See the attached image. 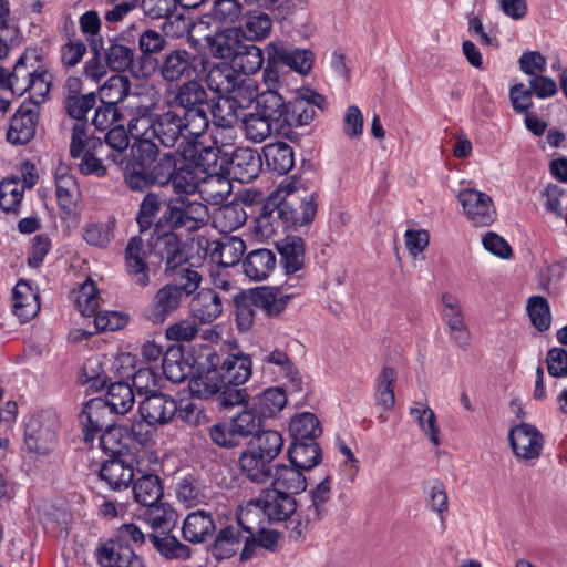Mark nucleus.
I'll use <instances>...</instances> for the list:
<instances>
[{
  "label": "nucleus",
  "instance_id": "nucleus-37",
  "mask_svg": "<svg viewBox=\"0 0 567 567\" xmlns=\"http://www.w3.org/2000/svg\"><path fill=\"white\" fill-rule=\"evenodd\" d=\"M262 154L266 166L269 171L285 175L295 166V153L292 147L286 142L270 143L264 146Z\"/></svg>",
  "mask_w": 567,
  "mask_h": 567
},
{
  "label": "nucleus",
  "instance_id": "nucleus-11",
  "mask_svg": "<svg viewBox=\"0 0 567 567\" xmlns=\"http://www.w3.org/2000/svg\"><path fill=\"white\" fill-rule=\"evenodd\" d=\"M203 59L186 49H174L165 53L158 62V73L166 82H177L198 75Z\"/></svg>",
  "mask_w": 567,
  "mask_h": 567
},
{
  "label": "nucleus",
  "instance_id": "nucleus-63",
  "mask_svg": "<svg viewBox=\"0 0 567 567\" xmlns=\"http://www.w3.org/2000/svg\"><path fill=\"white\" fill-rule=\"evenodd\" d=\"M35 72L33 64L27 65V53H22L10 72L9 90L16 95H23L29 90V80Z\"/></svg>",
  "mask_w": 567,
  "mask_h": 567
},
{
  "label": "nucleus",
  "instance_id": "nucleus-17",
  "mask_svg": "<svg viewBox=\"0 0 567 567\" xmlns=\"http://www.w3.org/2000/svg\"><path fill=\"white\" fill-rule=\"evenodd\" d=\"M457 199L466 217L474 226H489L496 218V209L492 197L474 188H463Z\"/></svg>",
  "mask_w": 567,
  "mask_h": 567
},
{
  "label": "nucleus",
  "instance_id": "nucleus-50",
  "mask_svg": "<svg viewBox=\"0 0 567 567\" xmlns=\"http://www.w3.org/2000/svg\"><path fill=\"white\" fill-rule=\"evenodd\" d=\"M148 539L154 548L167 559H186L190 556L189 547L182 544L171 533H150Z\"/></svg>",
  "mask_w": 567,
  "mask_h": 567
},
{
  "label": "nucleus",
  "instance_id": "nucleus-40",
  "mask_svg": "<svg viewBox=\"0 0 567 567\" xmlns=\"http://www.w3.org/2000/svg\"><path fill=\"white\" fill-rule=\"evenodd\" d=\"M305 470L295 465L277 464L272 470V486L290 494H298L306 489L307 481Z\"/></svg>",
  "mask_w": 567,
  "mask_h": 567
},
{
  "label": "nucleus",
  "instance_id": "nucleus-38",
  "mask_svg": "<svg viewBox=\"0 0 567 567\" xmlns=\"http://www.w3.org/2000/svg\"><path fill=\"white\" fill-rule=\"evenodd\" d=\"M237 29L246 42H258L270 35L272 20L265 12L252 11L244 16Z\"/></svg>",
  "mask_w": 567,
  "mask_h": 567
},
{
  "label": "nucleus",
  "instance_id": "nucleus-25",
  "mask_svg": "<svg viewBox=\"0 0 567 567\" xmlns=\"http://www.w3.org/2000/svg\"><path fill=\"white\" fill-rule=\"evenodd\" d=\"M271 49V61H279L281 66H288L290 70L300 74H308L315 63V54L308 49H292L281 39H275L268 43Z\"/></svg>",
  "mask_w": 567,
  "mask_h": 567
},
{
  "label": "nucleus",
  "instance_id": "nucleus-56",
  "mask_svg": "<svg viewBox=\"0 0 567 567\" xmlns=\"http://www.w3.org/2000/svg\"><path fill=\"white\" fill-rule=\"evenodd\" d=\"M248 445L258 453L275 461L282 451L284 439L278 431L264 430L255 435V437L249 441Z\"/></svg>",
  "mask_w": 567,
  "mask_h": 567
},
{
  "label": "nucleus",
  "instance_id": "nucleus-58",
  "mask_svg": "<svg viewBox=\"0 0 567 567\" xmlns=\"http://www.w3.org/2000/svg\"><path fill=\"white\" fill-rule=\"evenodd\" d=\"M130 90L131 81L126 75H112L100 89L101 102L117 106L128 95Z\"/></svg>",
  "mask_w": 567,
  "mask_h": 567
},
{
  "label": "nucleus",
  "instance_id": "nucleus-13",
  "mask_svg": "<svg viewBox=\"0 0 567 567\" xmlns=\"http://www.w3.org/2000/svg\"><path fill=\"white\" fill-rule=\"evenodd\" d=\"M440 313L453 342L460 349L467 350L471 344V332L460 299L450 292H443Z\"/></svg>",
  "mask_w": 567,
  "mask_h": 567
},
{
  "label": "nucleus",
  "instance_id": "nucleus-36",
  "mask_svg": "<svg viewBox=\"0 0 567 567\" xmlns=\"http://www.w3.org/2000/svg\"><path fill=\"white\" fill-rule=\"evenodd\" d=\"M210 513L203 509L189 513L183 523V537L193 544L204 543L215 532Z\"/></svg>",
  "mask_w": 567,
  "mask_h": 567
},
{
  "label": "nucleus",
  "instance_id": "nucleus-57",
  "mask_svg": "<svg viewBox=\"0 0 567 567\" xmlns=\"http://www.w3.org/2000/svg\"><path fill=\"white\" fill-rule=\"evenodd\" d=\"M128 134L131 135L128 127L125 128L124 124L120 123L109 128L104 136V143L114 151L107 155L114 164L122 165L124 162V153L130 145Z\"/></svg>",
  "mask_w": 567,
  "mask_h": 567
},
{
  "label": "nucleus",
  "instance_id": "nucleus-24",
  "mask_svg": "<svg viewBox=\"0 0 567 567\" xmlns=\"http://www.w3.org/2000/svg\"><path fill=\"white\" fill-rule=\"evenodd\" d=\"M125 268L131 280L138 287L145 288L151 284L150 267L146 261V250L141 236H133L124 251Z\"/></svg>",
  "mask_w": 567,
  "mask_h": 567
},
{
  "label": "nucleus",
  "instance_id": "nucleus-21",
  "mask_svg": "<svg viewBox=\"0 0 567 567\" xmlns=\"http://www.w3.org/2000/svg\"><path fill=\"white\" fill-rule=\"evenodd\" d=\"M508 441L515 456L519 460L538 458L544 445L542 433L528 423H520L512 427Z\"/></svg>",
  "mask_w": 567,
  "mask_h": 567
},
{
  "label": "nucleus",
  "instance_id": "nucleus-61",
  "mask_svg": "<svg viewBox=\"0 0 567 567\" xmlns=\"http://www.w3.org/2000/svg\"><path fill=\"white\" fill-rule=\"evenodd\" d=\"M526 311L532 326L539 332L547 331L551 323L550 307L545 297L532 296L527 299Z\"/></svg>",
  "mask_w": 567,
  "mask_h": 567
},
{
  "label": "nucleus",
  "instance_id": "nucleus-34",
  "mask_svg": "<svg viewBox=\"0 0 567 567\" xmlns=\"http://www.w3.org/2000/svg\"><path fill=\"white\" fill-rule=\"evenodd\" d=\"M277 265L272 250L267 248L254 249L247 254L243 261L244 274L254 281H261L269 277Z\"/></svg>",
  "mask_w": 567,
  "mask_h": 567
},
{
  "label": "nucleus",
  "instance_id": "nucleus-54",
  "mask_svg": "<svg viewBox=\"0 0 567 567\" xmlns=\"http://www.w3.org/2000/svg\"><path fill=\"white\" fill-rule=\"evenodd\" d=\"M171 184L176 196L189 197L204 188L203 177L190 165L177 168Z\"/></svg>",
  "mask_w": 567,
  "mask_h": 567
},
{
  "label": "nucleus",
  "instance_id": "nucleus-42",
  "mask_svg": "<svg viewBox=\"0 0 567 567\" xmlns=\"http://www.w3.org/2000/svg\"><path fill=\"white\" fill-rule=\"evenodd\" d=\"M261 362L264 370L267 365H275L277 371L288 380L292 391L299 392L302 390L301 375L285 351L274 349L262 355Z\"/></svg>",
  "mask_w": 567,
  "mask_h": 567
},
{
  "label": "nucleus",
  "instance_id": "nucleus-28",
  "mask_svg": "<svg viewBox=\"0 0 567 567\" xmlns=\"http://www.w3.org/2000/svg\"><path fill=\"white\" fill-rule=\"evenodd\" d=\"M270 458L247 445L238 463L241 473L252 483L264 484L271 480L274 465Z\"/></svg>",
  "mask_w": 567,
  "mask_h": 567
},
{
  "label": "nucleus",
  "instance_id": "nucleus-47",
  "mask_svg": "<svg viewBox=\"0 0 567 567\" xmlns=\"http://www.w3.org/2000/svg\"><path fill=\"white\" fill-rule=\"evenodd\" d=\"M265 52L256 44L245 41L231 63L237 72L252 75L262 69L266 62Z\"/></svg>",
  "mask_w": 567,
  "mask_h": 567
},
{
  "label": "nucleus",
  "instance_id": "nucleus-3",
  "mask_svg": "<svg viewBox=\"0 0 567 567\" xmlns=\"http://www.w3.org/2000/svg\"><path fill=\"white\" fill-rule=\"evenodd\" d=\"M203 281L202 275L190 267H182L173 279L153 295L144 317L154 324H162L178 311L183 301L193 296Z\"/></svg>",
  "mask_w": 567,
  "mask_h": 567
},
{
  "label": "nucleus",
  "instance_id": "nucleus-48",
  "mask_svg": "<svg viewBox=\"0 0 567 567\" xmlns=\"http://www.w3.org/2000/svg\"><path fill=\"white\" fill-rule=\"evenodd\" d=\"M175 492L178 501L186 507L197 506L208 498L206 486L193 475L182 477L176 483Z\"/></svg>",
  "mask_w": 567,
  "mask_h": 567
},
{
  "label": "nucleus",
  "instance_id": "nucleus-9",
  "mask_svg": "<svg viewBox=\"0 0 567 567\" xmlns=\"http://www.w3.org/2000/svg\"><path fill=\"white\" fill-rule=\"evenodd\" d=\"M174 230L157 219L155 228L147 238L148 252L158 262H165V274L169 271L175 272L178 270V266L183 265L187 259L182 239Z\"/></svg>",
  "mask_w": 567,
  "mask_h": 567
},
{
  "label": "nucleus",
  "instance_id": "nucleus-41",
  "mask_svg": "<svg viewBox=\"0 0 567 567\" xmlns=\"http://www.w3.org/2000/svg\"><path fill=\"white\" fill-rule=\"evenodd\" d=\"M102 403H105V412L124 415L135 403L134 390L126 382H114L109 386Z\"/></svg>",
  "mask_w": 567,
  "mask_h": 567
},
{
  "label": "nucleus",
  "instance_id": "nucleus-49",
  "mask_svg": "<svg viewBox=\"0 0 567 567\" xmlns=\"http://www.w3.org/2000/svg\"><path fill=\"white\" fill-rule=\"evenodd\" d=\"M256 99L258 113L277 123H280L281 128H284L287 103L284 101V97L278 93V91L274 89L266 90L261 93L256 91L255 100Z\"/></svg>",
  "mask_w": 567,
  "mask_h": 567
},
{
  "label": "nucleus",
  "instance_id": "nucleus-59",
  "mask_svg": "<svg viewBox=\"0 0 567 567\" xmlns=\"http://www.w3.org/2000/svg\"><path fill=\"white\" fill-rule=\"evenodd\" d=\"M274 122L258 112L249 113L243 118L245 136L255 143H261L271 135Z\"/></svg>",
  "mask_w": 567,
  "mask_h": 567
},
{
  "label": "nucleus",
  "instance_id": "nucleus-46",
  "mask_svg": "<svg viewBox=\"0 0 567 567\" xmlns=\"http://www.w3.org/2000/svg\"><path fill=\"white\" fill-rule=\"evenodd\" d=\"M162 370L167 380L181 383L189 375L192 367L181 347H169L163 355Z\"/></svg>",
  "mask_w": 567,
  "mask_h": 567
},
{
  "label": "nucleus",
  "instance_id": "nucleus-15",
  "mask_svg": "<svg viewBox=\"0 0 567 567\" xmlns=\"http://www.w3.org/2000/svg\"><path fill=\"white\" fill-rule=\"evenodd\" d=\"M206 83L209 90L219 95L243 93L244 91L256 90L251 80L241 79L233 63L214 64L207 73Z\"/></svg>",
  "mask_w": 567,
  "mask_h": 567
},
{
  "label": "nucleus",
  "instance_id": "nucleus-29",
  "mask_svg": "<svg viewBox=\"0 0 567 567\" xmlns=\"http://www.w3.org/2000/svg\"><path fill=\"white\" fill-rule=\"evenodd\" d=\"M262 166L260 154L250 147H237L230 159V171L240 183H250L258 177Z\"/></svg>",
  "mask_w": 567,
  "mask_h": 567
},
{
  "label": "nucleus",
  "instance_id": "nucleus-33",
  "mask_svg": "<svg viewBox=\"0 0 567 567\" xmlns=\"http://www.w3.org/2000/svg\"><path fill=\"white\" fill-rule=\"evenodd\" d=\"M245 42L237 27L227 28L207 38V44L213 56L231 62Z\"/></svg>",
  "mask_w": 567,
  "mask_h": 567
},
{
  "label": "nucleus",
  "instance_id": "nucleus-60",
  "mask_svg": "<svg viewBox=\"0 0 567 567\" xmlns=\"http://www.w3.org/2000/svg\"><path fill=\"white\" fill-rule=\"evenodd\" d=\"M410 415L415 419L420 429L429 436L430 441L434 445H440V429L436 424L434 411L421 402H415L410 408Z\"/></svg>",
  "mask_w": 567,
  "mask_h": 567
},
{
  "label": "nucleus",
  "instance_id": "nucleus-43",
  "mask_svg": "<svg viewBox=\"0 0 567 567\" xmlns=\"http://www.w3.org/2000/svg\"><path fill=\"white\" fill-rule=\"evenodd\" d=\"M56 199L60 208L69 210L75 204L79 185L68 165L60 163L55 168Z\"/></svg>",
  "mask_w": 567,
  "mask_h": 567
},
{
  "label": "nucleus",
  "instance_id": "nucleus-39",
  "mask_svg": "<svg viewBox=\"0 0 567 567\" xmlns=\"http://www.w3.org/2000/svg\"><path fill=\"white\" fill-rule=\"evenodd\" d=\"M140 474L132 487L135 502L143 506L159 503L164 494L162 480L153 473L142 471Z\"/></svg>",
  "mask_w": 567,
  "mask_h": 567
},
{
  "label": "nucleus",
  "instance_id": "nucleus-10",
  "mask_svg": "<svg viewBox=\"0 0 567 567\" xmlns=\"http://www.w3.org/2000/svg\"><path fill=\"white\" fill-rule=\"evenodd\" d=\"M281 190H286L287 196L280 198L284 214V229L297 230L300 227L310 225L317 214V202L315 194H309L303 198H295L291 183L281 184Z\"/></svg>",
  "mask_w": 567,
  "mask_h": 567
},
{
  "label": "nucleus",
  "instance_id": "nucleus-1",
  "mask_svg": "<svg viewBox=\"0 0 567 567\" xmlns=\"http://www.w3.org/2000/svg\"><path fill=\"white\" fill-rule=\"evenodd\" d=\"M156 111L157 104L153 102L132 106L128 121L131 136L152 137L164 147H174L182 138L204 136L190 127L177 110L169 109L162 113Z\"/></svg>",
  "mask_w": 567,
  "mask_h": 567
},
{
  "label": "nucleus",
  "instance_id": "nucleus-45",
  "mask_svg": "<svg viewBox=\"0 0 567 567\" xmlns=\"http://www.w3.org/2000/svg\"><path fill=\"white\" fill-rule=\"evenodd\" d=\"M290 463L301 470L309 471L321 461V449L315 441H292L288 449Z\"/></svg>",
  "mask_w": 567,
  "mask_h": 567
},
{
  "label": "nucleus",
  "instance_id": "nucleus-18",
  "mask_svg": "<svg viewBox=\"0 0 567 567\" xmlns=\"http://www.w3.org/2000/svg\"><path fill=\"white\" fill-rule=\"evenodd\" d=\"M248 96L241 99V93L219 95L209 111L213 114L214 124L218 128L233 130L238 123L243 109L255 101L256 90L247 91Z\"/></svg>",
  "mask_w": 567,
  "mask_h": 567
},
{
  "label": "nucleus",
  "instance_id": "nucleus-52",
  "mask_svg": "<svg viewBox=\"0 0 567 567\" xmlns=\"http://www.w3.org/2000/svg\"><path fill=\"white\" fill-rule=\"evenodd\" d=\"M144 514L146 523L153 529L152 533H171L177 523V513L164 504L146 505Z\"/></svg>",
  "mask_w": 567,
  "mask_h": 567
},
{
  "label": "nucleus",
  "instance_id": "nucleus-6",
  "mask_svg": "<svg viewBox=\"0 0 567 567\" xmlns=\"http://www.w3.org/2000/svg\"><path fill=\"white\" fill-rule=\"evenodd\" d=\"M168 105L177 110L190 127L204 135L209 128V99L205 87L195 80H188L169 93Z\"/></svg>",
  "mask_w": 567,
  "mask_h": 567
},
{
  "label": "nucleus",
  "instance_id": "nucleus-19",
  "mask_svg": "<svg viewBox=\"0 0 567 567\" xmlns=\"http://www.w3.org/2000/svg\"><path fill=\"white\" fill-rule=\"evenodd\" d=\"M255 504L270 522L288 519L298 507L293 494L274 487L265 489Z\"/></svg>",
  "mask_w": 567,
  "mask_h": 567
},
{
  "label": "nucleus",
  "instance_id": "nucleus-22",
  "mask_svg": "<svg viewBox=\"0 0 567 567\" xmlns=\"http://www.w3.org/2000/svg\"><path fill=\"white\" fill-rule=\"evenodd\" d=\"M56 430L53 421L32 416L24 431V443L30 452L47 455L56 444Z\"/></svg>",
  "mask_w": 567,
  "mask_h": 567
},
{
  "label": "nucleus",
  "instance_id": "nucleus-51",
  "mask_svg": "<svg viewBox=\"0 0 567 567\" xmlns=\"http://www.w3.org/2000/svg\"><path fill=\"white\" fill-rule=\"evenodd\" d=\"M289 431L292 441H315L322 433L318 417L310 412L301 413L291 419Z\"/></svg>",
  "mask_w": 567,
  "mask_h": 567
},
{
  "label": "nucleus",
  "instance_id": "nucleus-16",
  "mask_svg": "<svg viewBox=\"0 0 567 567\" xmlns=\"http://www.w3.org/2000/svg\"><path fill=\"white\" fill-rule=\"evenodd\" d=\"M39 113V101H23L11 118L10 127L7 132L8 142L16 145L29 143L35 135Z\"/></svg>",
  "mask_w": 567,
  "mask_h": 567
},
{
  "label": "nucleus",
  "instance_id": "nucleus-7",
  "mask_svg": "<svg viewBox=\"0 0 567 567\" xmlns=\"http://www.w3.org/2000/svg\"><path fill=\"white\" fill-rule=\"evenodd\" d=\"M103 146L104 143L101 138L87 136V125L85 123L74 124L71 134L70 155L74 159H80L78 163L80 174L97 178L107 175V167L99 157Z\"/></svg>",
  "mask_w": 567,
  "mask_h": 567
},
{
  "label": "nucleus",
  "instance_id": "nucleus-14",
  "mask_svg": "<svg viewBox=\"0 0 567 567\" xmlns=\"http://www.w3.org/2000/svg\"><path fill=\"white\" fill-rule=\"evenodd\" d=\"M136 465L138 461L133 455L105 460L99 471V478L112 491L127 489L135 475L142 473Z\"/></svg>",
  "mask_w": 567,
  "mask_h": 567
},
{
  "label": "nucleus",
  "instance_id": "nucleus-31",
  "mask_svg": "<svg viewBox=\"0 0 567 567\" xmlns=\"http://www.w3.org/2000/svg\"><path fill=\"white\" fill-rule=\"evenodd\" d=\"M255 231L262 238L272 237L278 229L284 228V214L279 195H270L255 220Z\"/></svg>",
  "mask_w": 567,
  "mask_h": 567
},
{
  "label": "nucleus",
  "instance_id": "nucleus-26",
  "mask_svg": "<svg viewBox=\"0 0 567 567\" xmlns=\"http://www.w3.org/2000/svg\"><path fill=\"white\" fill-rule=\"evenodd\" d=\"M101 567H145L143 559L130 544L110 539L97 549Z\"/></svg>",
  "mask_w": 567,
  "mask_h": 567
},
{
  "label": "nucleus",
  "instance_id": "nucleus-27",
  "mask_svg": "<svg viewBox=\"0 0 567 567\" xmlns=\"http://www.w3.org/2000/svg\"><path fill=\"white\" fill-rule=\"evenodd\" d=\"M225 297L216 290L204 288L192 298L189 310L192 317L203 324L212 323L224 310Z\"/></svg>",
  "mask_w": 567,
  "mask_h": 567
},
{
  "label": "nucleus",
  "instance_id": "nucleus-35",
  "mask_svg": "<svg viewBox=\"0 0 567 567\" xmlns=\"http://www.w3.org/2000/svg\"><path fill=\"white\" fill-rule=\"evenodd\" d=\"M40 302L38 293L25 280H19L12 290V311L21 320H31L39 311Z\"/></svg>",
  "mask_w": 567,
  "mask_h": 567
},
{
  "label": "nucleus",
  "instance_id": "nucleus-5",
  "mask_svg": "<svg viewBox=\"0 0 567 567\" xmlns=\"http://www.w3.org/2000/svg\"><path fill=\"white\" fill-rule=\"evenodd\" d=\"M290 295L278 287H258L247 292L236 293L233 298L236 312L235 321L241 332L251 329L256 310H262L268 317L279 316L290 301Z\"/></svg>",
  "mask_w": 567,
  "mask_h": 567
},
{
  "label": "nucleus",
  "instance_id": "nucleus-62",
  "mask_svg": "<svg viewBox=\"0 0 567 567\" xmlns=\"http://www.w3.org/2000/svg\"><path fill=\"white\" fill-rule=\"evenodd\" d=\"M23 193L24 186L19 184L18 178H4L0 183V208L6 213L18 215Z\"/></svg>",
  "mask_w": 567,
  "mask_h": 567
},
{
  "label": "nucleus",
  "instance_id": "nucleus-64",
  "mask_svg": "<svg viewBox=\"0 0 567 567\" xmlns=\"http://www.w3.org/2000/svg\"><path fill=\"white\" fill-rule=\"evenodd\" d=\"M396 374L393 368L384 367L378 377V389L375 393L377 403L385 411L393 409L395 404L394 383Z\"/></svg>",
  "mask_w": 567,
  "mask_h": 567
},
{
  "label": "nucleus",
  "instance_id": "nucleus-23",
  "mask_svg": "<svg viewBox=\"0 0 567 567\" xmlns=\"http://www.w3.org/2000/svg\"><path fill=\"white\" fill-rule=\"evenodd\" d=\"M138 411L147 424L165 425L175 417L177 402L171 395L157 391L141 401Z\"/></svg>",
  "mask_w": 567,
  "mask_h": 567
},
{
  "label": "nucleus",
  "instance_id": "nucleus-2",
  "mask_svg": "<svg viewBox=\"0 0 567 567\" xmlns=\"http://www.w3.org/2000/svg\"><path fill=\"white\" fill-rule=\"evenodd\" d=\"M207 360L209 363L207 371L189 381L192 394L199 399H209L224 384L243 385L251 377L250 355L239 352L227 354L220 360L217 353H212Z\"/></svg>",
  "mask_w": 567,
  "mask_h": 567
},
{
  "label": "nucleus",
  "instance_id": "nucleus-53",
  "mask_svg": "<svg viewBox=\"0 0 567 567\" xmlns=\"http://www.w3.org/2000/svg\"><path fill=\"white\" fill-rule=\"evenodd\" d=\"M256 410L266 420L279 413L287 404V394L284 389L268 388L262 393L254 398L251 403Z\"/></svg>",
  "mask_w": 567,
  "mask_h": 567
},
{
  "label": "nucleus",
  "instance_id": "nucleus-8",
  "mask_svg": "<svg viewBox=\"0 0 567 567\" xmlns=\"http://www.w3.org/2000/svg\"><path fill=\"white\" fill-rule=\"evenodd\" d=\"M173 229L196 231L207 225L209 210L206 204L188 196H176L167 199L165 209L158 218Z\"/></svg>",
  "mask_w": 567,
  "mask_h": 567
},
{
  "label": "nucleus",
  "instance_id": "nucleus-30",
  "mask_svg": "<svg viewBox=\"0 0 567 567\" xmlns=\"http://www.w3.org/2000/svg\"><path fill=\"white\" fill-rule=\"evenodd\" d=\"M286 275H293L305 267L306 245L302 237L287 235L276 243Z\"/></svg>",
  "mask_w": 567,
  "mask_h": 567
},
{
  "label": "nucleus",
  "instance_id": "nucleus-12",
  "mask_svg": "<svg viewBox=\"0 0 567 567\" xmlns=\"http://www.w3.org/2000/svg\"><path fill=\"white\" fill-rule=\"evenodd\" d=\"M326 106V97L313 90L305 89L287 103L284 127L309 125Z\"/></svg>",
  "mask_w": 567,
  "mask_h": 567
},
{
  "label": "nucleus",
  "instance_id": "nucleus-20",
  "mask_svg": "<svg viewBox=\"0 0 567 567\" xmlns=\"http://www.w3.org/2000/svg\"><path fill=\"white\" fill-rule=\"evenodd\" d=\"M198 246L204 248L205 256H209L213 262L223 267L237 265L246 250L245 241L237 236L224 237L213 241L200 238Z\"/></svg>",
  "mask_w": 567,
  "mask_h": 567
},
{
  "label": "nucleus",
  "instance_id": "nucleus-32",
  "mask_svg": "<svg viewBox=\"0 0 567 567\" xmlns=\"http://www.w3.org/2000/svg\"><path fill=\"white\" fill-rule=\"evenodd\" d=\"M105 413V403H102V398H94L85 403L80 414V422L83 427V440L86 444H92L103 427L106 429V425H109L104 421Z\"/></svg>",
  "mask_w": 567,
  "mask_h": 567
},
{
  "label": "nucleus",
  "instance_id": "nucleus-44",
  "mask_svg": "<svg viewBox=\"0 0 567 567\" xmlns=\"http://www.w3.org/2000/svg\"><path fill=\"white\" fill-rule=\"evenodd\" d=\"M167 200L156 193H147L138 207L136 214V223L138 225L140 234H145L155 228L161 212H164Z\"/></svg>",
  "mask_w": 567,
  "mask_h": 567
},
{
  "label": "nucleus",
  "instance_id": "nucleus-4",
  "mask_svg": "<svg viewBox=\"0 0 567 567\" xmlns=\"http://www.w3.org/2000/svg\"><path fill=\"white\" fill-rule=\"evenodd\" d=\"M213 144L205 145L198 138L190 137L189 148L183 151L185 159L189 161L192 167L206 176L203 177L204 188L200 195L206 202L219 203L226 199L230 192V184L219 175L221 164L219 163L220 147L218 146V134L214 133Z\"/></svg>",
  "mask_w": 567,
  "mask_h": 567
},
{
  "label": "nucleus",
  "instance_id": "nucleus-55",
  "mask_svg": "<svg viewBox=\"0 0 567 567\" xmlns=\"http://www.w3.org/2000/svg\"><path fill=\"white\" fill-rule=\"evenodd\" d=\"M230 421L235 426V432L238 433L243 441L250 436L252 439L255 435L261 432L265 419L256 410V408L250 404L240 413L231 417Z\"/></svg>",
  "mask_w": 567,
  "mask_h": 567
}]
</instances>
